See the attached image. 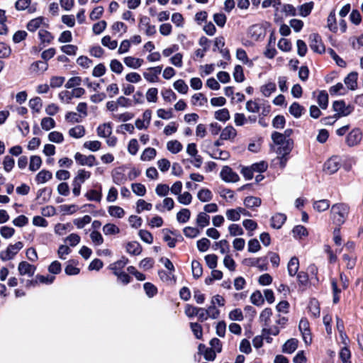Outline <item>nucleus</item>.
<instances>
[{"label":"nucleus","mask_w":363,"mask_h":363,"mask_svg":"<svg viewBox=\"0 0 363 363\" xmlns=\"http://www.w3.org/2000/svg\"><path fill=\"white\" fill-rule=\"evenodd\" d=\"M350 212L349 206L342 203H335L330 208V219L333 223L340 227L347 218Z\"/></svg>","instance_id":"1"},{"label":"nucleus","mask_w":363,"mask_h":363,"mask_svg":"<svg viewBox=\"0 0 363 363\" xmlns=\"http://www.w3.org/2000/svg\"><path fill=\"white\" fill-rule=\"evenodd\" d=\"M272 140L279 145H281L278 150L279 155H288L292 150L293 141L291 139H286L285 135L278 132H274L272 134Z\"/></svg>","instance_id":"2"},{"label":"nucleus","mask_w":363,"mask_h":363,"mask_svg":"<svg viewBox=\"0 0 363 363\" xmlns=\"http://www.w3.org/2000/svg\"><path fill=\"white\" fill-rule=\"evenodd\" d=\"M23 244L18 241L13 245H9L6 250L0 252V258L3 261L12 259L15 255L23 248Z\"/></svg>","instance_id":"3"},{"label":"nucleus","mask_w":363,"mask_h":363,"mask_svg":"<svg viewBox=\"0 0 363 363\" xmlns=\"http://www.w3.org/2000/svg\"><path fill=\"white\" fill-rule=\"evenodd\" d=\"M333 107L336 112L337 117L347 116L354 110V107L350 105H346L344 101H336L333 103Z\"/></svg>","instance_id":"4"},{"label":"nucleus","mask_w":363,"mask_h":363,"mask_svg":"<svg viewBox=\"0 0 363 363\" xmlns=\"http://www.w3.org/2000/svg\"><path fill=\"white\" fill-rule=\"evenodd\" d=\"M362 140V133L359 128L352 129L347 135L345 143L349 147L357 146Z\"/></svg>","instance_id":"5"},{"label":"nucleus","mask_w":363,"mask_h":363,"mask_svg":"<svg viewBox=\"0 0 363 363\" xmlns=\"http://www.w3.org/2000/svg\"><path fill=\"white\" fill-rule=\"evenodd\" d=\"M138 26L147 36H152L156 33V27L150 23V19L147 16H142L140 18Z\"/></svg>","instance_id":"6"},{"label":"nucleus","mask_w":363,"mask_h":363,"mask_svg":"<svg viewBox=\"0 0 363 363\" xmlns=\"http://www.w3.org/2000/svg\"><path fill=\"white\" fill-rule=\"evenodd\" d=\"M309 45L311 50L318 53L325 51V47L322 43L320 36L317 33H312L309 36Z\"/></svg>","instance_id":"7"},{"label":"nucleus","mask_w":363,"mask_h":363,"mask_svg":"<svg viewBox=\"0 0 363 363\" xmlns=\"http://www.w3.org/2000/svg\"><path fill=\"white\" fill-rule=\"evenodd\" d=\"M220 175L221 179L226 182H237L240 179L238 174L228 166L223 167Z\"/></svg>","instance_id":"8"},{"label":"nucleus","mask_w":363,"mask_h":363,"mask_svg":"<svg viewBox=\"0 0 363 363\" xmlns=\"http://www.w3.org/2000/svg\"><path fill=\"white\" fill-rule=\"evenodd\" d=\"M340 167V159L333 156L328 159L324 164V171L329 174L335 173Z\"/></svg>","instance_id":"9"},{"label":"nucleus","mask_w":363,"mask_h":363,"mask_svg":"<svg viewBox=\"0 0 363 363\" xmlns=\"http://www.w3.org/2000/svg\"><path fill=\"white\" fill-rule=\"evenodd\" d=\"M74 159L77 163L82 166L93 167L96 164V157L93 155L86 156L80 152L74 155Z\"/></svg>","instance_id":"10"},{"label":"nucleus","mask_w":363,"mask_h":363,"mask_svg":"<svg viewBox=\"0 0 363 363\" xmlns=\"http://www.w3.org/2000/svg\"><path fill=\"white\" fill-rule=\"evenodd\" d=\"M162 69V66L150 67L147 69V72L143 73V77L149 82H157L159 79L158 76L161 73Z\"/></svg>","instance_id":"11"},{"label":"nucleus","mask_w":363,"mask_h":363,"mask_svg":"<svg viewBox=\"0 0 363 363\" xmlns=\"http://www.w3.org/2000/svg\"><path fill=\"white\" fill-rule=\"evenodd\" d=\"M242 264L247 267H257L260 270L267 269L266 259L259 258H246L243 259Z\"/></svg>","instance_id":"12"},{"label":"nucleus","mask_w":363,"mask_h":363,"mask_svg":"<svg viewBox=\"0 0 363 363\" xmlns=\"http://www.w3.org/2000/svg\"><path fill=\"white\" fill-rule=\"evenodd\" d=\"M48 68V64L45 61L38 60L33 62L30 67L29 71L32 74L40 75L43 74Z\"/></svg>","instance_id":"13"},{"label":"nucleus","mask_w":363,"mask_h":363,"mask_svg":"<svg viewBox=\"0 0 363 363\" xmlns=\"http://www.w3.org/2000/svg\"><path fill=\"white\" fill-rule=\"evenodd\" d=\"M36 267L26 261L21 262L18 267V270L21 275H28L33 277L35 274Z\"/></svg>","instance_id":"14"},{"label":"nucleus","mask_w":363,"mask_h":363,"mask_svg":"<svg viewBox=\"0 0 363 363\" xmlns=\"http://www.w3.org/2000/svg\"><path fill=\"white\" fill-rule=\"evenodd\" d=\"M128 262V259L122 257L119 260L111 264L108 268L113 272L114 275L122 272V269L125 267Z\"/></svg>","instance_id":"15"},{"label":"nucleus","mask_w":363,"mask_h":363,"mask_svg":"<svg viewBox=\"0 0 363 363\" xmlns=\"http://www.w3.org/2000/svg\"><path fill=\"white\" fill-rule=\"evenodd\" d=\"M358 74L356 72H350L344 79V82L350 90H355L357 88Z\"/></svg>","instance_id":"16"},{"label":"nucleus","mask_w":363,"mask_h":363,"mask_svg":"<svg viewBox=\"0 0 363 363\" xmlns=\"http://www.w3.org/2000/svg\"><path fill=\"white\" fill-rule=\"evenodd\" d=\"M143 59L132 56H128L123 59V62L127 67L135 69L140 67L143 64Z\"/></svg>","instance_id":"17"},{"label":"nucleus","mask_w":363,"mask_h":363,"mask_svg":"<svg viewBox=\"0 0 363 363\" xmlns=\"http://www.w3.org/2000/svg\"><path fill=\"white\" fill-rule=\"evenodd\" d=\"M286 220V216L284 213H278L274 215L271 218V226L276 229L282 227Z\"/></svg>","instance_id":"18"},{"label":"nucleus","mask_w":363,"mask_h":363,"mask_svg":"<svg viewBox=\"0 0 363 363\" xmlns=\"http://www.w3.org/2000/svg\"><path fill=\"white\" fill-rule=\"evenodd\" d=\"M236 135L237 130L232 125H228L222 130L220 138L223 140H233Z\"/></svg>","instance_id":"19"},{"label":"nucleus","mask_w":363,"mask_h":363,"mask_svg":"<svg viewBox=\"0 0 363 363\" xmlns=\"http://www.w3.org/2000/svg\"><path fill=\"white\" fill-rule=\"evenodd\" d=\"M247 34L252 40L257 41L262 35V28L259 25H253L248 29Z\"/></svg>","instance_id":"20"},{"label":"nucleus","mask_w":363,"mask_h":363,"mask_svg":"<svg viewBox=\"0 0 363 363\" xmlns=\"http://www.w3.org/2000/svg\"><path fill=\"white\" fill-rule=\"evenodd\" d=\"M299 268V261L296 257H293L289 260L287 265V270L289 276L294 277L298 274Z\"/></svg>","instance_id":"21"},{"label":"nucleus","mask_w":363,"mask_h":363,"mask_svg":"<svg viewBox=\"0 0 363 363\" xmlns=\"http://www.w3.org/2000/svg\"><path fill=\"white\" fill-rule=\"evenodd\" d=\"M85 132V128L83 125H77L74 128H70L68 133L70 137L78 139L84 137Z\"/></svg>","instance_id":"22"},{"label":"nucleus","mask_w":363,"mask_h":363,"mask_svg":"<svg viewBox=\"0 0 363 363\" xmlns=\"http://www.w3.org/2000/svg\"><path fill=\"white\" fill-rule=\"evenodd\" d=\"M45 24V18L43 17H38L28 22L27 28L30 32H35L40 26Z\"/></svg>","instance_id":"23"},{"label":"nucleus","mask_w":363,"mask_h":363,"mask_svg":"<svg viewBox=\"0 0 363 363\" xmlns=\"http://www.w3.org/2000/svg\"><path fill=\"white\" fill-rule=\"evenodd\" d=\"M31 0H18L15 4V7L18 11H24L28 9L29 13H33L35 8L30 7Z\"/></svg>","instance_id":"24"},{"label":"nucleus","mask_w":363,"mask_h":363,"mask_svg":"<svg viewBox=\"0 0 363 363\" xmlns=\"http://www.w3.org/2000/svg\"><path fill=\"white\" fill-rule=\"evenodd\" d=\"M55 279V277L54 275L44 276V275L38 274L35 277V280L30 281H29L28 284H37L38 282H40L41 284H51L54 281Z\"/></svg>","instance_id":"25"},{"label":"nucleus","mask_w":363,"mask_h":363,"mask_svg":"<svg viewBox=\"0 0 363 363\" xmlns=\"http://www.w3.org/2000/svg\"><path fill=\"white\" fill-rule=\"evenodd\" d=\"M126 252L130 255H138L142 252V247L138 242H130L126 245Z\"/></svg>","instance_id":"26"},{"label":"nucleus","mask_w":363,"mask_h":363,"mask_svg":"<svg viewBox=\"0 0 363 363\" xmlns=\"http://www.w3.org/2000/svg\"><path fill=\"white\" fill-rule=\"evenodd\" d=\"M244 205L248 208L259 207L262 203V200L256 196H247L244 199Z\"/></svg>","instance_id":"27"},{"label":"nucleus","mask_w":363,"mask_h":363,"mask_svg":"<svg viewBox=\"0 0 363 363\" xmlns=\"http://www.w3.org/2000/svg\"><path fill=\"white\" fill-rule=\"evenodd\" d=\"M272 315L271 308H267L264 309L259 315V320L262 323L263 327H269L270 323V318Z\"/></svg>","instance_id":"28"},{"label":"nucleus","mask_w":363,"mask_h":363,"mask_svg":"<svg viewBox=\"0 0 363 363\" xmlns=\"http://www.w3.org/2000/svg\"><path fill=\"white\" fill-rule=\"evenodd\" d=\"M298 347V340L295 338L288 340L283 346V352L285 353H293Z\"/></svg>","instance_id":"29"},{"label":"nucleus","mask_w":363,"mask_h":363,"mask_svg":"<svg viewBox=\"0 0 363 363\" xmlns=\"http://www.w3.org/2000/svg\"><path fill=\"white\" fill-rule=\"evenodd\" d=\"M112 128L110 123H104L97 128V134L101 138H106L111 135Z\"/></svg>","instance_id":"30"},{"label":"nucleus","mask_w":363,"mask_h":363,"mask_svg":"<svg viewBox=\"0 0 363 363\" xmlns=\"http://www.w3.org/2000/svg\"><path fill=\"white\" fill-rule=\"evenodd\" d=\"M52 177V173L48 170H41L38 173L35 180L38 184H44L51 179Z\"/></svg>","instance_id":"31"},{"label":"nucleus","mask_w":363,"mask_h":363,"mask_svg":"<svg viewBox=\"0 0 363 363\" xmlns=\"http://www.w3.org/2000/svg\"><path fill=\"white\" fill-rule=\"evenodd\" d=\"M182 143L177 140H170L167 143V149L172 154L179 152L182 150Z\"/></svg>","instance_id":"32"},{"label":"nucleus","mask_w":363,"mask_h":363,"mask_svg":"<svg viewBox=\"0 0 363 363\" xmlns=\"http://www.w3.org/2000/svg\"><path fill=\"white\" fill-rule=\"evenodd\" d=\"M210 217L207 213L201 212L198 214L196 223L197 225L201 228L209 225Z\"/></svg>","instance_id":"33"},{"label":"nucleus","mask_w":363,"mask_h":363,"mask_svg":"<svg viewBox=\"0 0 363 363\" xmlns=\"http://www.w3.org/2000/svg\"><path fill=\"white\" fill-rule=\"evenodd\" d=\"M156 155L157 151L155 148L147 147L142 152L140 160L143 161H150L156 157Z\"/></svg>","instance_id":"34"},{"label":"nucleus","mask_w":363,"mask_h":363,"mask_svg":"<svg viewBox=\"0 0 363 363\" xmlns=\"http://www.w3.org/2000/svg\"><path fill=\"white\" fill-rule=\"evenodd\" d=\"M304 108L297 102H294L289 107V113L295 118H299L301 116Z\"/></svg>","instance_id":"35"},{"label":"nucleus","mask_w":363,"mask_h":363,"mask_svg":"<svg viewBox=\"0 0 363 363\" xmlns=\"http://www.w3.org/2000/svg\"><path fill=\"white\" fill-rule=\"evenodd\" d=\"M207 98L202 93H197L192 96L191 102L194 106H202L207 103Z\"/></svg>","instance_id":"36"},{"label":"nucleus","mask_w":363,"mask_h":363,"mask_svg":"<svg viewBox=\"0 0 363 363\" xmlns=\"http://www.w3.org/2000/svg\"><path fill=\"white\" fill-rule=\"evenodd\" d=\"M214 117L216 120L221 122H226L230 119L229 111L224 108L216 111L214 113Z\"/></svg>","instance_id":"37"},{"label":"nucleus","mask_w":363,"mask_h":363,"mask_svg":"<svg viewBox=\"0 0 363 363\" xmlns=\"http://www.w3.org/2000/svg\"><path fill=\"white\" fill-rule=\"evenodd\" d=\"M91 177V172L85 169H79L73 181L82 184Z\"/></svg>","instance_id":"38"},{"label":"nucleus","mask_w":363,"mask_h":363,"mask_svg":"<svg viewBox=\"0 0 363 363\" xmlns=\"http://www.w3.org/2000/svg\"><path fill=\"white\" fill-rule=\"evenodd\" d=\"M191 217V212L188 208H182L177 213V220L180 223H186Z\"/></svg>","instance_id":"39"},{"label":"nucleus","mask_w":363,"mask_h":363,"mask_svg":"<svg viewBox=\"0 0 363 363\" xmlns=\"http://www.w3.org/2000/svg\"><path fill=\"white\" fill-rule=\"evenodd\" d=\"M197 197L201 202H208L213 199V194L208 189H201L199 191Z\"/></svg>","instance_id":"40"},{"label":"nucleus","mask_w":363,"mask_h":363,"mask_svg":"<svg viewBox=\"0 0 363 363\" xmlns=\"http://www.w3.org/2000/svg\"><path fill=\"white\" fill-rule=\"evenodd\" d=\"M293 235L295 238L301 239L308 235L307 229L301 225L295 226L292 230Z\"/></svg>","instance_id":"41"},{"label":"nucleus","mask_w":363,"mask_h":363,"mask_svg":"<svg viewBox=\"0 0 363 363\" xmlns=\"http://www.w3.org/2000/svg\"><path fill=\"white\" fill-rule=\"evenodd\" d=\"M330 207V201L327 199H321L313 203V208L318 212H323Z\"/></svg>","instance_id":"42"},{"label":"nucleus","mask_w":363,"mask_h":363,"mask_svg":"<svg viewBox=\"0 0 363 363\" xmlns=\"http://www.w3.org/2000/svg\"><path fill=\"white\" fill-rule=\"evenodd\" d=\"M113 182L117 184L121 185L126 182L125 175L120 170L116 169L112 173Z\"/></svg>","instance_id":"43"},{"label":"nucleus","mask_w":363,"mask_h":363,"mask_svg":"<svg viewBox=\"0 0 363 363\" xmlns=\"http://www.w3.org/2000/svg\"><path fill=\"white\" fill-rule=\"evenodd\" d=\"M175 90L182 94H186L189 91V86L183 79H178L173 84Z\"/></svg>","instance_id":"44"},{"label":"nucleus","mask_w":363,"mask_h":363,"mask_svg":"<svg viewBox=\"0 0 363 363\" xmlns=\"http://www.w3.org/2000/svg\"><path fill=\"white\" fill-rule=\"evenodd\" d=\"M108 212L111 216L115 218H123L125 215L124 210L118 206H111L108 207Z\"/></svg>","instance_id":"45"},{"label":"nucleus","mask_w":363,"mask_h":363,"mask_svg":"<svg viewBox=\"0 0 363 363\" xmlns=\"http://www.w3.org/2000/svg\"><path fill=\"white\" fill-rule=\"evenodd\" d=\"M42 164V160L39 156L33 155L30 158L29 169L31 172H35L40 169Z\"/></svg>","instance_id":"46"},{"label":"nucleus","mask_w":363,"mask_h":363,"mask_svg":"<svg viewBox=\"0 0 363 363\" xmlns=\"http://www.w3.org/2000/svg\"><path fill=\"white\" fill-rule=\"evenodd\" d=\"M192 274L195 279H199L203 274V268L201 263L197 260L191 262Z\"/></svg>","instance_id":"47"},{"label":"nucleus","mask_w":363,"mask_h":363,"mask_svg":"<svg viewBox=\"0 0 363 363\" xmlns=\"http://www.w3.org/2000/svg\"><path fill=\"white\" fill-rule=\"evenodd\" d=\"M38 37L43 43H50L54 39L53 35L45 29H40L38 32Z\"/></svg>","instance_id":"48"},{"label":"nucleus","mask_w":363,"mask_h":363,"mask_svg":"<svg viewBox=\"0 0 363 363\" xmlns=\"http://www.w3.org/2000/svg\"><path fill=\"white\" fill-rule=\"evenodd\" d=\"M260 91L264 96L269 97L276 91V84L274 82H268L261 87Z\"/></svg>","instance_id":"49"},{"label":"nucleus","mask_w":363,"mask_h":363,"mask_svg":"<svg viewBox=\"0 0 363 363\" xmlns=\"http://www.w3.org/2000/svg\"><path fill=\"white\" fill-rule=\"evenodd\" d=\"M119 228L113 223H107L103 227V233L106 235H116L119 233Z\"/></svg>","instance_id":"50"},{"label":"nucleus","mask_w":363,"mask_h":363,"mask_svg":"<svg viewBox=\"0 0 363 363\" xmlns=\"http://www.w3.org/2000/svg\"><path fill=\"white\" fill-rule=\"evenodd\" d=\"M328 28L333 32L337 30V26L336 23L335 11L333 10L328 17Z\"/></svg>","instance_id":"51"},{"label":"nucleus","mask_w":363,"mask_h":363,"mask_svg":"<svg viewBox=\"0 0 363 363\" xmlns=\"http://www.w3.org/2000/svg\"><path fill=\"white\" fill-rule=\"evenodd\" d=\"M184 235L189 238H194L200 234V230L196 227L186 226L183 229Z\"/></svg>","instance_id":"52"},{"label":"nucleus","mask_w":363,"mask_h":363,"mask_svg":"<svg viewBox=\"0 0 363 363\" xmlns=\"http://www.w3.org/2000/svg\"><path fill=\"white\" fill-rule=\"evenodd\" d=\"M313 8V2L311 1L308 3L303 4L299 9V15L302 17L308 16Z\"/></svg>","instance_id":"53"},{"label":"nucleus","mask_w":363,"mask_h":363,"mask_svg":"<svg viewBox=\"0 0 363 363\" xmlns=\"http://www.w3.org/2000/svg\"><path fill=\"white\" fill-rule=\"evenodd\" d=\"M245 108L248 112L258 113L261 108V105L256 100H249L246 103Z\"/></svg>","instance_id":"54"},{"label":"nucleus","mask_w":363,"mask_h":363,"mask_svg":"<svg viewBox=\"0 0 363 363\" xmlns=\"http://www.w3.org/2000/svg\"><path fill=\"white\" fill-rule=\"evenodd\" d=\"M101 44L110 50H114L118 46V42L116 40H111L109 35H105L101 39Z\"/></svg>","instance_id":"55"},{"label":"nucleus","mask_w":363,"mask_h":363,"mask_svg":"<svg viewBox=\"0 0 363 363\" xmlns=\"http://www.w3.org/2000/svg\"><path fill=\"white\" fill-rule=\"evenodd\" d=\"M331 95H344L346 94V89L342 83H337L330 88Z\"/></svg>","instance_id":"56"},{"label":"nucleus","mask_w":363,"mask_h":363,"mask_svg":"<svg viewBox=\"0 0 363 363\" xmlns=\"http://www.w3.org/2000/svg\"><path fill=\"white\" fill-rule=\"evenodd\" d=\"M152 207V203H147L143 199H139L136 203V211L138 213H140L144 210L150 211Z\"/></svg>","instance_id":"57"},{"label":"nucleus","mask_w":363,"mask_h":363,"mask_svg":"<svg viewBox=\"0 0 363 363\" xmlns=\"http://www.w3.org/2000/svg\"><path fill=\"white\" fill-rule=\"evenodd\" d=\"M132 191L134 194L139 196H143L146 194V188L145 185L140 183H135L131 185Z\"/></svg>","instance_id":"58"},{"label":"nucleus","mask_w":363,"mask_h":363,"mask_svg":"<svg viewBox=\"0 0 363 363\" xmlns=\"http://www.w3.org/2000/svg\"><path fill=\"white\" fill-rule=\"evenodd\" d=\"M83 147L86 149H88L92 152H96L99 150H100L101 147V142L98 140H90V141H86Z\"/></svg>","instance_id":"59"},{"label":"nucleus","mask_w":363,"mask_h":363,"mask_svg":"<svg viewBox=\"0 0 363 363\" xmlns=\"http://www.w3.org/2000/svg\"><path fill=\"white\" fill-rule=\"evenodd\" d=\"M318 103L321 108L325 109L327 108L328 104V95L325 91H322L319 93L318 96Z\"/></svg>","instance_id":"60"},{"label":"nucleus","mask_w":363,"mask_h":363,"mask_svg":"<svg viewBox=\"0 0 363 363\" xmlns=\"http://www.w3.org/2000/svg\"><path fill=\"white\" fill-rule=\"evenodd\" d=\"M91 221V218L86 215L82 218H77L74 220L73 223L77 226V228L82 229L83 228L86 224H89Z\"/></svg>","instance_id":"61"},{"label":"nucleus","mask_w":363,"mask_h":363,"mask_svg":"<svg viewBox=\"0 0 363 363\" xmlns=\"http://www.w3.org/2000/svg\"><path fill=\"white\" fill-rule=\"evenodd\" d=\"M219 249L221 254L228 253L230 250V245L226 240H221L215 243V250Z\"/></svg>","instance_id":"62"},{"label":"nucleus","mask_w":363,"mask_h":363,"mask_svg":"<svg viewBox=\"0 0 363 363\" xmlns=\"http://www.w3.org/2000/svg\"><path fill=\"white\" fill-rule=\"evenodd\" d=\"M339 357L342 361V363H351V353L347 347H344L341 349L339 353Z\"/></svg>","instance_id":"63"},{"label":"nucleus","mask_w":363,"mask_h":363,"mask_svg":"<svg viewBox=\"0 0 363 363\" xmlns=\"http://www.w3.org/2000/svg\"><path fill=\"white\" fill-rule=\"evenodd\" d=\"M40 125L43 130H49L55 126V122L53 118L45 117L42 119Z\"/></svg>","instance_id":"64"}]
</instances>
